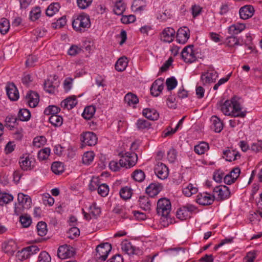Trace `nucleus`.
<instances>
[{
	"label": "nucleus",
	"instance_id": "obj_1",
	"mask_svg": "<svg viewBox=\"0 0 262 262\" xmlns=\"http://www.w3.org/2000/svg\"><path fill=\"white\" fill-rule=\"evenodd\" d=\"M221 111L226 116H232L235 117H244L245 113L242 112L240 103L237 101V97H233L230 100H227L221 105Z\"/></svg>",
	"mask_w": 262,
	"mask_h": 262
},
{
	"label": "nucleus",
	"instance_id": "obj_2",
	"mask_svg": "<svg viewBox=\"0 0 262 262\" xmlns=\"http://www.w3.org/2000/svg\"><path fill=\"white\" fill-rule=\"evenodd\" d=\"M171 210V202L169 200L163 198L160 199L157 202V213L163 219L167 220L170 218V212Z\"/></svg>",
	"mask_w": 262,
	"mask_h": 262
},
{
	"label": "nucleus",
	"instance_id": "obj_3",
	"mask_svg": "<svg viewBox=\"0 0 262 262\" xmlns=\"http://www.w3.org/2000/svg\"><path fill=\"white\" fill-rule=\"evenodd\" d=\"M72 26L76 31L84 32L91 26L89 16L84 14L77 16L73 20Z\"/></svg>",
	"mask_w": 262,
	"mask_h": 262
},
{
	"label": "nucleus",
	"instance_id": "obj_4",
	"mask_svg": "<svg viewBox=\"0 0 262 262\" xmlns=\"http://www.w3.org/2000/svg\"><path fill=\"white\" fill-rule=\"evenodd\" d=\"M18 203H15L14 212L17 215L21 214L25 209H29L31 207V198L23 193H19L17 195Z\"/></svg>",
	"mask_w": 262,
	"mask_h": 262
},
{
	"label": "nucleus",
	"instance_id": "obj_5",
	"mask_svg": "<svg viewBox=\"0 0 262 262\" xmlns=\"http://www.w3.org/2000/svg\"><path fill=\"white\" fill-rule=\"evenodd\" d=\"M121 159L119 160V164L121 167L130 168L135 166L138 160V156L134 152H126L124 154L120 153Z\"/></svg>",
	"mask_w": 262,
	"mask_h": 262
},
{
	"label": "nucleus",
	"instance_id": "obj_6",
	"mask_svg": "<svg viewBox=\"0 0 262 262\" xmlns=\"http://www.w3.org/2000/svg\"><path fill=\"white\" fill-rule=\"evenodd\" d=\"M112 250V245L108 243H102L96 247L95 258L98 262L104 261L107 258Z\"/></svg>",
	"mask_w": 262,
	"mask_h": 262
},
{
	"label": "nucleus",
	"instance_id": "obj_7",
	"mask_svg": "<svg viewBox=\"0 0 262 262\" xmlns=\"http://www.w3.org/2000/svg\"><path fill=\"white\" fill-rule=\"evenodd\" d=\"M217 77V72L212 67H209L207 70L202 74L201 80L205 85L215 82Z\"/></svg>",
	"mask_w": 262,
	"mask_h": 262
},
{
	"label": "nucleus",
	"instance_id": "obj_8",
	"mask_svg": "<svg viewBox=\"0 0 262 262\" xmlns=\"http://www.w3.org/2000/svg\"><path fill=\"white\" fill-rule=\"evenodd\" d=\"M193 45H189L183 49L181 56L185 62L192 63L196 61L197 57L193 49Z\"/></svg>",
	"mask_w": 262,
	"mask_h": 262
},
{
	"label": "nucleus",
	"instance_id": "obj_9",
	"mask_svg": "<svg viewBox=\"0 0 262 262\" xmlns=\"http://www.w3.org/2000/svg\"><path fill=\"white\" fill-rule=\"evenodd\" d=\"M75 251L73 247L70 245L60 246L58 249L57 255L60 259H66L73 256Z\"/></svg>",
	"mask_w": 262,
	"mask_h": 262
},
{
	"label": "nucleus",
	"instance_id": "obj_10",
	"mask_svg": "<svg viewBox=\"0 0 262 262\" xmlns=\"http://www.w3.org/2000/svg\"><path fill=\"white\" fill-rule=\"evenodd\" d=\"M122 251L129 255L133 254H139L141 250L139 248L133 246L132 243L127 239L124 240L121 244Z\"/></svg>",
	"mask_w": 262,
	"mask_h": 262
},
{
	"label": "nucleus",
	"instance_id": "obj_11",
	"mask_svg": "<svg viewBox=\"0 0 262 262\" xmlns=\"http://www.w3.org/2000/svg\"><path fill=\"white\" fill-rule=\"evenodd\" d=\"M80 140L85 145L93 146L97 143L98 138L96 135L94 133L88 132L81 135Z\"/></svg>",
	"mask_w": 262,
	"mask_h": 262
},
{
	"label": "nucleus",
	"instance_id": "obj_12",
	"mask_svg": "<svg viewBox=\"0 0 262 262\" xmlns=\"http://www.w3.org/2000/svg\"><path fill=\"white\" fill-rule=\"evenodd\" d=\"M214 193H217V199L224 200L230 196V191L229 188L225 185H220L216 186L213 190Z\"/></svg>",
	"mask_w": 262,
	"mask_h": 262
},
{
	"label": "nucleus",
	"instance_id": "obj_13",
	"mask_svg": "<svg viewBox=\"0 0 262 262\" xmlns=\"http://www.w3.org/2000/svg\"><path fill=\"white\" fill-rule=\"evenodd\" d=\"M155 173L157 176L161 180L166 179L168 176V169L167 167L161 162H158L154 169Z\"/></svg>",
	"mask_w": 262,
	"mask_h": 262
},
{
	"label": "nucleus",
	"instance_id": "obj_14",
	"mask_svg": "<svg viewBox=\"0 0 262 262\" xmlns=\"http://www.w3.org/2000/svg\"><path fill=\"white\" fill-rule=\"evenodd\" d=\"M214 200V196L206 192L199 193L196 199V202L203 206L210 205L213 203Z\"/></svg>",
	"mask_w": 262,
	"mask_h": 262
},
{
	"label": "nucleus",
	"instance_id": "obj_15",
	"mask_svg": "<svg viewBox=\"0 0 262 262\" xmlns=\"http://www.w3.org/2000/svg\"><path fill=\"white\" fill-rule=\"evenodd\" d=\"M7 95L11 101H16L19 97L18 91L13 83H8L6 86Z\"/></svg>",
	"mask_w": 262,
	"mask_h": 262
},
{
	"label": "nucleus",
	"instance_id": "obj_16",
	"mask_svg": "<svg viewBox=\"0 0 262 262\" xmlns=\"http://www.w3.org/2000/svg\"><path fill=\"white\" fill-rule=\"evenodd\" d=\"M189 29L186 27L179 29L176 36L177 41L181 44L185 43L189 38Z\"/></svg>",
	"mask_w": 262,
	"mask_h": 262
},
{
	"label": "nucleus",
	"instance_id": "obj_17",
	"mask_svg": "<svg viewBox=\"0 0 262 262\" xmlns=\"http://www.w3.org/2000/svg\"><path fill=\"white\" fill-rule=\"evenodd\" d=\"M33 159L29 156L26 157H20L19 160V164L21 169L24 171L30 170L34 167Z\"/></svg>",
	"mask_w": 262,
	"mask_h": 262
},
{
	"label": "nucleus",
	"instance_id": "obj_18",
	"mask_svg": "<svg viewBox=\"0 0 262 262\" xmlns=\"http://www.w3.org/2000/svg\"><path fill=\"white\" fill-rule=\"evenodd\" d=\"M175 30L170 27L164 29L161 34V40L165 42L170 43L174 38Z\"/></svg>",
	"mask_w": 262,
	"mask_h": 262
},
{
	"label": "nucleus",
	"instance_id": "obj_19",
	"mask_svg": "<svg viewBox=\"0 0 262 262\" xmlns=\"http://www.w3.org/2000/svg\"><path fill=\"white\" fill-rule=\"evenodd\" d=\"M2 249L8 255H13L17 249V245L14 241L10 239L3 244Z\"/></svg>",
	"mask_w": 262,
	"mask_h": 262
},
{
	"label": "nucleus",
	"instance_id": "obj_20",
	"mask_svg": "<svg viewBox=\"0 0 262 262\" xmlns=\"http://www.w3.org/2000/svg\"><path fill=\"white\" fill-rule=\"evenodd\" d=\"M254 13V9L251 5H246L240 8L239 13L241 18L247 19L251 17Z\"/></svg>",
	"mask_w": 262,
	"mask_h": 262
},
{
	"label": "nucleus",
	"instance_id": "obj_21",
	"mask_svg": "<svg viewBox=\"0 0 262 262\" xmlns=\"http://www.w3.org/2000/svg\"><path fill=\"white\" fill-rule=\"evenodd\" d=\"M164 88L163 80L158 79L156 80L152 84L150 87V93L155 97L159 95L160 93L162 92Z\"/></svg>",
	"mask_w": 262,
	"mask_h": 262
},
{
	"label": "nucleus",
	"instance_id": "obj_22",
	"mask_svg": "<svg viewBox=\"0 0 262 262\" xmlns=\"http://www.w3.org/2000/svg\"><path fill=\"white\" fill-rule=\"evenodd\" d=\"M29 105L31 107H36L39 100V95L35 92L29 91L26 96Z\"/></svg>",
	"mask_w": 262,
	"mask_h": 262
},
{
	"label": "nucleus",
	"instance_id": "obj_23",
	"mask_svg": "<svg viewBox=\"0 0 262 262\" xmlns=\"http://www.w3.org/2000/svg\"><path fill=\"white\" fill-rule=\"evenodd\" d=\"M162 190V186L159 184L151 183L146 188V192L151 198L157 195Z\"/></svg>",
	"mask_w": 262,
	"mask_h": 262
},
{
	"label": "nucleus",
	"instance_id": "obj_24",
	"mask_svg": "<svg viewBox=\"0 0 262 262\" xmlns=\"http://www.w3.org/2000/svg\"><path fill=\"white\" fill-rule=\"evenodd\" d=\"M211 128L216 133H220L223 129L224 124L221 120L216 116L211 117Z\"/></svg>",
	"mask_w": 262,
	"mask_h": 262
},
{
	"label": "nucleus",
	"instance_id": "obj_25",
	"mask_svg": "<svg viewBox=\"0 0 262 262\" xmlns=\"http://www.w3.org/2000/svg\"><path fill=\"white\" fill-rule=\"evenodd\" d=\"M77 101L75 96H71L64 99L61 102V106L68 110L73 108L76 104Z\"/></svg>",
	"mask_w": 262,
	"mask_h": 262
},
{
	"label": "nucleus",
	"instance_id": "obj_26",
	"mask_svg": "<svg viewBox=\"0 0 262 262\" xmlns=\"http://www.w3.org/2000/svg\"><path fill=\"white\" fill-rule=\"evenodd\" d=\"M142 113L144 117L151 120H157L159 117V113L154 108H145Z\"/></svg>",
	"mask_w": 262,
	"mask_h": 262
},
{
	"label": "nucleus",
	"instance_id": "obj_27",
	"mask_svg": "<svg viewBox=\"0 0 262 262\" xmlns=\"http://www.w3.org/2000/svg\"><path fill=\"white\" fill-rule=\"evenodd\" d=\"M223 155L226 157V160L229 162L235 161L238 157H240L238 152L233 149H226L223 151Z\"/></svg>",
	"mask_w": 262,
	"mask_h": 262
},
{
	"label": "nucleus",
	"instance_id": "obj_28",
	"mask_svg": "<svg viewBox=\"0 0 262 262\" xmlns=\"http://www.w3.org/2000/svg\"><path fill=\"white\" fill-rule=\"evenodd\" d=\"M126 6L122 0H119L115 2L113 11L118 15H122L125 10Z\"/></svg>",
	"mask_w": 262,
	"mask_h": 262
},
{
	"label": "nucleus",
	"instance_id": "obj_29",
	"mask_svg": "<svg viewBox=\"0 0 262 262\" xmlns=\"http://www.w3.org/2000/svg\"><path fill=\"white\" fill-rule=\"evenodd\" d=\"M146 6V2L144 0H134L132 9L134 12H141L144 10Z\"/></svg>",
	"mask_w": 262,
	"mask_h": 262
},
{
	"label": "nucleus",
	"instance_id": "obj_30",
	"mask_svg": "<svg viewBox=\"0 0 262 262\" xmlns=\"http://www.w3.org/2000/svg\"><path fill=\"white\" fill-rule=\"evenodd\" d=\"M139 205L141 208L145 211L149 210L150 209L151 204L149 199L145 196H141L139 198Z\"/></svg>",
	"mask_w": 262,
	"mask_h": 262
},
{
	"label": "nucleus",
	"instance_id": "obj_31",
	"mask_svg": "<svg viewBox=\"0 0 262 262\" xmlns=\"http://www.w3.org/2000/svg\"><path fill=\"white\" fill-rule=\"evenodd\" d=\"M245 28V25L244 24L233 25L229 28V32L232 35L238 34L243 31Z\"/></svg>",
	"mask_w": 262,
	"mask_h": 262
},
{
	"label": "nucleus",
	"instance_id": "obj_32",
	"mask_svg": "<svg viewBox=\"0 0 262 262\" xmlns=\"http://www.w3.org/2000/svg\"><path fill=\"white\" fill-rule=\"evenodd\" d=\"M124 101L128 105H134L139 102L137 96L131 93H127L124 97Z\"/></svg>",
	"mask_w": 262,
	"mask_h": 262
},
{
	"label": "nucleus",
	"instance_id": "obj_33",
	"mask_svg": "<svg viewBox=\"0 0 262 262\" xmlns=\"http://www.w3.org/2000/svg\"><path fill=\"white\" fill-rule=\"evenodd\" d=\"M127 66V58L125 57H121L116 62L115 69L117 71L122 72L125 70Z\"/></svg>",
	"mask_w": 262,
	"mask_h": 262
},
{
	"label": "nucleus",
	"instance_id": "obj_34",
	"mask_svg": "<svg viewBox=\"0 0 262 262\" xmlns=\"http://www.w3.org/2000/svg\"><path fill=\"white\" fill-rule=\"evenodd\" d=\"M60 6L58 3H53L50 4L46 10V14L49 16H53L59 11Z\"/></svg>",
	"mask_w": 262,
	"mask_h": 262
},
{
	"label": "nucleus",
	"instance_id": "obj_35",
	"mask_svg": "<svg viewBox=\"0 0 262 262\" xmlns=\"http://www.w3.org/2000/svg\"><path fill=\"white\" fill-rule=\"evenodd\" d=\"M128 209L124 205L118 204L113 209V212L116 214H120L123 218L127 217V214Z\"/></svg>",
	"mask_w": 262,
	"mask_h": 262
},
{
	"label": "nucleus",
	"instance_id": "obj_36",
	"mask_svg": "<svg viewBox=\"0 0 262 262\" xmlns=\"http://www.w3.org/2000/svg\"><path fill=\"white\" fill-rule=\"evenodd\" d=\"M209 149V145L206 142H201L194 146V151L198 155L204 154Z\"/></svg>",
	"mask_w": 262,
	"mask_h": 262
},
{
	"label": "nucleus",
	"instance_id": "obj_37",
	"mask_svg": "<svg viewBox=\"0 0 262 262\" xmlns=\"http://www.w3.org/2000/svg\"><path fill=\"white\" fill-rule=\"evenodd\" d=\"M198 191V188L193 186L192 184H189L187 186L183 189V194L188 197L191 196L192 194H195Z\"/></svg>",
	"mask_w": 262,
	"mask_h": 262
},
{
	"label": "nucleus",
	"instance_id": "obj_38",
	"mask_svg": "<svg viewBox=\"0 0 262 262\" xmlns=\"http://www.w3.org/2000/svg\"><path fill=\"white\" fill-rule=\"evenodd\" d=\"M31 117V113L29 110L26 108L20 109L18 114L19 120L22 121H27Z\"/></svg>",
	"mask_w": 262,
	"mask_h": 262
},
{
	"label": "nucleus",
	"instance_id": "obj_39",
	"mask_svg": "<svg viewBox=\"0 0 262 262\" xmlns=\"http://www.w3.org/2000/svg\"><path fill=\"white\" fill-rule=\"evenodd\" d=\"M49 121L53 125L56 127L60 126L63 123L62 117L57 115L51 116Z\"/></svg>",
	"mask_w": 262,
	"mask_h": 262
},
{
	"label": "nucleus",
	"instance_id": "obj_40",
	"mask_svg": "<svg viewBox=\"0 0 262 262\" xmlns=\"http://www.w3.org/2000/svg\"><path fill=\"white\" fill-rule=\"evenodd\" d=\"M132 177L135 181L141 182L144 180L145 175L144 171L142 170L137 169L133 172Z\"/></svg>",
	"mask_w": 262,
	"mask_h": 262
},
{
	"label": "nucleus",
	"instance_id": "obj_41",
	"mask_svg": "<svg viewBox=\"0 0 262 262\" xmlns=\"http://www.w3.org/2000/svg\"><path fill=\"white\" fill-rule=\"evenodd\" d=\"M52 171L56 174H59L64 171L63 163L60 162H54L51 166Z\"/></svg>",
	"mask_w": 262,
	"mask_h": 262
},
{
	"label": "nucleus",
	"instance_id": "obj_42",
	"mask_svg": "<svg viewBox=\"0 0 262 262\" xmlns=\"http://www.w3.org/2000/svg\"><path fill=\"white\" fill-rule=\"evenodd\" d=\"M95 154L92 151L84 152L82 157V162L85 165H90L94 160Z\"/></svg>",
	"mask_w": 262,
	"mask_h": 262
},
{
	"label": "nucleus",
	"instance_id": "obj_43",
	"mask_svg": "<svg viewBox=\"0 0 262 262\" xmlns=\"http://www.w3.org/2000/svg\"><path fill=\"white\" fill-rule=\"evenodd\" d=\"M177 216L178 219L182 221L190 217L188 211H186L183 206L178 209L177 211Z\"/></svg>",
	"mask_w": 262,
	"mask_h": 262
},
{
	"label": "nucleus",
	"instance_id": "obj_44",
	"mask_svg": "<svg viewBox=\"0 0 262 262\" xmlns=\"http://www.w3.org/2000/svg\"><path fill=\"white\" fill-rule=\"evenodd\" d=\"M10 28L9 20L5 18L1 19L0 21V32L4 35L6 34Z\"/></svg>",
	"mask_w": 262,
	"mask_h": 262
},
{
	"label": "nucleus",
	"instance_id": "obj_45",
	"mask_svg": "<svg viewBox=\"0 0 262 262\" xmlns=\"http://www.w3.org/2000/svg\"><path fill=\"white\" fill-rule=\"evenodd\" d=\"M95 112V107L93 106L86 107L82 114V117L87 120H89L93 117Z\"/></svg>",
	"mask_w": 262,
	"mask_h": 262
},
{
	"label": "nucleus",
	"instance_id": "obj_46",
	"mask_svg": "<svg viewBox=\"0 0 262 262\" xmlns=\"http://www.w3.org/2000/svg\"><path fill=\"white\" fill-rule=\"evenodd\" d=\"M60 111V108L56 105H49L44 110V114L46 115H56Z\"/></svg>",
	"mask_w": 262,
	"mask_h": 262
},
{
	"label": "nucleus",
	"instance_id": "obj_47",
	"mask_svg": "<svg viewBox=\"0 0 262 262\" xmlns=\"http://www.w3.org/2000/svg\"><path fill=\"white\" fill-rule=\"evenodd\" d=\"M132 189L128 187L122 188L119 191L121 198L124 200L130 199L132 196Z\"/></svg>",
	"mask_w": 262,
	"mask_h": 262
},
{
	"label": "nucleus",
	"instance_id": "obj_48",
	"mask_svg": "<svg viewBox=\"0 0 262 262\" xmlns=\"http://www.w3.org/2000/svg\"><path fill=\"white\" fill-rule=\"evenodd\" d=\"M41 15V10L39 7H35L30 12V18L32 21L38 19Z\"/></svg>",
	"mask_w": 262,
	"mask_h": 262
},
{
	"label": "nucleus",
	"instance_id": "obj_49",
	"mask_svg": "<svg viewBox=\"0 0 262 262\" xmlns=\"http://www.w3.org/2000/svg\"><path fill=\"white\" fill-rule=\"evenodd\" d=\"M51 150L50 148H45L42 149H41L38 152V159L39 161L45 160L48 159V157L50 155Z\"/></svg>",
	"mask_w": 262,
	"mask_h": 262
},
{
	"label": "nucleus",
	"instance_id": "obj_50",
	"mask_svg": "<svg viewBox=\"0 0 262 262\" xmlns=\"http://www.w3.org/2000/svg\"><path fill=\"white\" fill-rule=\"evenodd\" d=\"M38 234L40 236L45 235L47 232V224L45 222H39L37 225Z\"/></svg>",
	"mask_w": 262,
	"mask_h": 262
},
{
	"label": "nucleus",
	"instance_id": "obj_51",
	"mask_svg": "<svg viewBox=\"0 0 262 262\" xmlns=\"http://www.w3.org/2000/svg\"><path fill=\"white\" fill-rule=\"evenodd\" d=\"M13 196L7 193L0 194V205L3 206L5 204H7L12 201Z\"/></svg>",
	"mask_w": 262,
	"mask_h": 262
},
{
	"label": "nucleus",
	"instance_id": "obj_52",
	"mask_svg": "<svg viewBox=\"0 0 262 262\" xmlns=\"http://www.w3.org/2000/svg\"><path fill=\"white\" fill-rule=\"evenodd\" d=\"M177 84L178 81L174 77L168 78L166 80V84L168 91H171L174 89L177 85Z\"/></svg>",
	"mask_w": 262,
	"mask_h": 262
},
{
	"label": "nucleus",
	"instance_id": "obj_53",
	"mask_svg": "<svg viewBox=\"0 0 262 262\" xmlns=\"http://www.w3.org/2000/svg\"><path fill=\"white\" fill-rule=\"evenodd\" d=\"M90 213L94 217H97L101 213V209L96 203H93L90 207Z\"/></svg>",
	"mask_w": 262,
	"mask_h": 262
},
{
	"label": "nucleus",
	"instance_id": "obj_54",
	"mask_svg": "<svg viewBox=\"0 0 262 262\" xmlns=\"http://www.w3.org/2000/svg\"><path fill=\"white\" fill-rule=\"evenodd\" d=\"M51 260L50 255L48 252L43 251L40 253L38 257L37 262H51Z\"/></svg>",
	"mask_w": 262,
	"mask_h": 262
},
{
	"label": "nucleus",
	"instance_id": "obj_55",
	"mask_svg": "<svg viewBox=\"0 0 262 262\" xmlns=\"http://www.w3.org/2000/svg\"><path fill=\"white\" fill-rule=\"evenodd\" d=\"M137 127L139 129H144L148 128L150 126V123L144 119H138L136 123Z\"/></svg>",
	"mask_w": 262,
	"mask_h": 262
},
{
	"label": "nucleus",
	"instance_id": "obj_56",
	"mask_svg": "<svg viewBox=\"0 0 262 262\" xmlns=\"http://www.w3.org/2000/svg\"><path fill=\"white\" fill-rule=\"evenodd\" d=\"M16 256L17 258L20 260H24L30 258L27 247L24 248L21 251H18Z\"/></svg>",
	"mask_w": 262,
	"mask_h": 262
},
{
	"label": "nucleus",
	"instance_id": "obj_57",
	"mask_svg": "<svg viewBox=\"0 0 262 262\" xmlns=\"http://www.w3.org/2000/svg\"><path fill=\"white\" fill-rule=\"evenodd\" d=\"M98 193L102 196H106L109 192L108 186L105 184L100 185L98 187Z\"/></svg>",
	"mask_w": 262,
	"mask_h": 262
},
{
	"label": "nucleus",
	"instance_id": "obj_58",
	"mask_svg": "<svg viewBox=\"0 0 262 262\" xmlns=\"http://www.w3.org/2000/svg\"><path fill=\"white\" fill-rule=\"evenodd\" d=\"M17 118L14 116H8L6 117L5 119L6 122V126H7L10 127V129L11 128H13L14 127V124L16 122Z\"/></svg>",
	"mask_w": 262,
	"mask_h": 262
},
{
	"label": "nucleus",
	"instance_id": "obj_59",
	"mask_svg": "<svg viewBox=\"0 0 262 262\" xmlns=\"http://www.w3.org/2000/svg\"><path fill=\"white\" fill-rule=\"evenodd\" d=\"M46 142L45 137L43 136L35 137L33 141V145L37 147H40L41 146L43 145Z\"/></svg>",
	"mask_w": 262,
	"mask_h": 262
},
{
	"label": "nucleus",
	"instance_id": "obj_60",
	"mask_svg": "<svg viewBox=\"0 0 262 262\" xmlns=\"http://www.w3.org/2000/svg\"><path fill=\"white\" fill-rule=\"evenodd\" d=\"M44 89L46 91L49 93H54L55 90V86L53 85V82L50 80L46 81L44 83Z\"/></svg>",
	"mask_w": 262,
	"mask_h": 262
},
{
	"label": "nucleus",
	"instance_id": "obj_61",
	"mask_svg": "<svg viewBox=\"0 0 262 262\" xmlns=\"http://www.w3.org/2000/svg\"><path fill=\"white\" fill-rule=\"evenodd\" d=\"M92 0H77L78 7L81 9H85L92 4Z\"/></svg>",
	"mask_w": 262,
	"mask_h": 262
},
{
	"label": "nucleus",
	"instance_id": "obj_62",
	"mask_svg": "<svg viewBox=\"0 0 262 262\" xmlns=\"http://www.w3.org/2000/svg\"><path fill=\"white\" fill-rule=\"evenodd\" d=\"M38 58L36 56L29 55L26 61V65L28 67H32L35 66V63L37 61Z\"/></svg>",
	"mask_w": 262,
	"mask_h": 262
},
{
	"label": "nucleus",
	"instance_id": "obj_63",
	"mask_svg": "<svg viewBox=\"0 0 262 262\" xmlns=\"http://www.w3.org/2000/svg\"><path fill=\"white\" fill-rule=\"evenodd\" d=\"M256 257V253L255 251H251L248 252L244 257V259L245 262H253Z\"/></svg>",
	"mask_w": 262,
	"mask_h": 262
},
{
	"label": "nucleus",
	"instance_id": "obj_64",
	"mask_svg": "<svg viewBox=\"0 0 262 262\" xmlns=\"http://www.w3.org/2000/svg\"><path fill=\"white\" fill-rule=\"evenodd\" d=\"M250 149L255 152H257L262 150V141H258L256 143H254L251 145Z\"/></svg>",
	"mask_w": 262,
	"mask_h": 262
}]
</instances>
